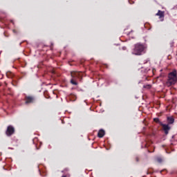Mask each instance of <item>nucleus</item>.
<instances>
[{
    "label": "nucleus",
    "instance_id": "12",
    "mask_svg": "<svg viewBox=\"0 0 177 177\" xmlns=\"http://www.w3.org/2000/svg\"><path fill=\"white\" fill-rule=\"evenodd\" d=\"M157 161H158V162H162V158H157Z\"/></svg>",
    "mask_w": 177,
    "mask_h": 177
},
{
    "label": "nucleus",
    "instance_id": "8",
    "mask_svg": "<svg viewBox=\"0 0 177 177\" xmlns=\"http://www.w3.org/2000/svg\"><path fill=\"white\" fill-rule=\"evenodd\" d=\"M104 130L100 129L97 133L98 138H103L104 136Z\"/></svg>",
    "mask_w": 177,
    "mask_h": 177
},
{
    "label": "nucleus",
    "instance_id": "4",
    "mask_svg": "<svg viewBox=\"0 0 177 177\" xmlns=\"http://www.w3.org/2000/svg\"><path fill=\"white\" fill-rule=\"evenodd\" d=\"M6 133L7 136H11V135H13L15 133V127H13V126L11 125L8 126L6 131Z\"/></svg>",
    "mask_w": 177,
    "mask_h": 177
},
{
    "label": "nucleus",
    "instance_id": "10",
    "mask_svg": "<svg viewBox=\"0 0 177 177\" xmlns=\"http://www.w3.org/2000/svg\"><path fill=\"white\" fill-rule=\"evenodd\" d=\"M144 88H146L147 89H150L151 88V85L150 84L144 85Z\"/></svg>",
    "mask_w": 177,
    "mask_h": 177
},
{
    "label": "nucleus",
    "instance_id": "9",
    "mask_svg": "<svg viewBox=\"0 0 177 177\" xmlns=\"http://www.w3.org/2000/svg\"><path fill=\"white\" fill-rule=\"evenodd\" d=\"M167 121L169 124H174V118L172 117L167 118Z\"/></svg>",
    "mask_w": 177,
    "mask_h": 177
},
{
    "label": "nucleus",
    "instance_id": "3",
    "mask_svg": "<svg viewBox=\"0 0 177 177\" xmlns=\"http://www.w3.org/2000/svg\"><path fill=\"white\" fill-rule=\"evenodd\" d=\"M71 77L72 79L71 80V83L73 84V85H77V83L74 81V78H80V77H82V72H71Z\"/></svg>",
    "mask_w": 177,
    "mask_h": 177
},
{
    "label": "nucleus",
    "instance_id": "1",
    "mask_svg": "<svg viewBox=\"0 0 177 177\" xmlns=\"http://www.w3.org/2000/svg\"><path fill=\"white\" fill-rule=\"evenodd\" d=\"M146 49H147V46L138 43L135 44L134 48L132 50V54L136 55V56H140V55H143V53H145Z\"/></svg>",
    "mask_w": 177,
    "mask_h": 177
},
{
    "label": "nucleus",
    "instance_id": "6",
    "mask_svg": "<svg viewBox=\"0 0 177 177\" xmlns=\"http://www.w3.org/2000/svg\"><path fill=\"white\" fill-rule=\"evenodd\" d=\"M26 104H28V103H32L34 102V97L32 96H26L25 97Z\"/></svg>",
    "mask_w": 177,
    "mask_h": 177
},
{
    "label": "nucleus",
    "instance_id": "11",
    "mask_svg": "<svg viewBox=\"0 0 177 177\" xmlns=\"http://www.w3.org/2000/svg\"><path fill=\"white\" fill-rule=\"evenodd\" d=\"M153 121L155 122H160V124H161V122H160V119H158V118H154L153 119Z\"/></svg>",
    "mask_w": 177,
    "mask_h": 177
},
{
    "label": "nucleus",
    "instance_id": "14",
    "mask_svg": "<svg viewBox=\"0 0 177 177\" xmlns=\"http://www.w3.org/2000/svg\"><path fill=\"white\" fill-rule=\"evenodd\" d=\"M13 32H16V30H13Z\"/></svg>",
    "mask_w": 177,
    "mask_h": 177
},
{
    "label": "nucleus",
    "instance_id": "5",
    "mask_svg": "<svg viewBox=\"0 0 177 177\" xmlns=\"http://www.w3.org/2000/svg\"><path fill=\"white\" fill-rule=\"evenodd\" d=\"M160 125L162 127L163 130L165 131V135H168V131L171 129V127H169V125L162 124V122H160Z\"/></svg>",
    "mask_w": 177,
    "mask_h": 177
},
{
    "label": "nucleus",
    "instance_id": "7",
    "mask_svg": "<svg viewBox=\"0 0 177 177\" xmlns=\"http://www.w3.org/2000/svg\"><path fill=\"white\" fill-rule=\"evenodd\" d=\"M164 15H165V12L164 11H161V10H158V13H156V16H159V19H161V21H162V20H164Z\"/></svg>",
    "mask_w": 177,
    "mask_h": 177
},
{
    "label": "nucleus",
    "instance_id": "13",
    "mask_svg": "<svg viewBox=\"0 0 177 177\" xmlns=\"http://www.w3.org/2000/svg\"><path fill=\"white\" fill-rule=\"evenodd\" d=\"M62 177H67V176H62Z\"/></svg>",
    "mask_w": 177,
    "mask_h": 177
},
{
    "label": "nucleus",
    "instance_id": "2",
    "mask_svg": "<svg viewBox=\"0 0 177 177\" xmlns=\"http://www.w3.org/2000/svg\"><path fill=\"white\" fill-rule=\"evenodd\" d=\"M177 82V73L176 71H174L168 75V80L166 82L167 86H171L175 85Z\"/></svg>",
    "mask_w": 177,
    "mask_h": 177
}]
</instances>
